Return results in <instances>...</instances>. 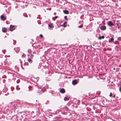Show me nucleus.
<instances>
[{"mask_svg":"<svg viewBox=\"0 0 121 121\" xmlns=\"http://www.w3.org/2000/svg\"><path fill=\"white\" fill-rule=\"evenodd\" d=\"M16 89L17 90H20V88H18V87H17V86H16Z\"/></svg>","mask_w":121,"mask_h":121,"instance_id":"nucleus-25","label":"nucleus"},{"mask_svg":"<svg viewBox=\"0 0 121 121\" xmlns=\"http://www.w3.org/2000/svg\"><path fill=\"white\" fill-rule=\"evenodd\" d=\"M107 24L108 26L110 27H112L114 25V23L111 21L108 22Z\"/></svg>","mask_w":121,"mask_h":121,"instance_id":"nucleus-4","label":"nucleus"},{"mask_svg":"<svg viewBox=\"0 0 121 121\" xmlns=\"http://www.w3.org/2000/svg\"><path fill=\"white\" fill-rule=\"evenodd\" d=\"M69 99V98L66 97H65L64 99V100L65 101L68 100Z\"/></svg>","mask_w":121,"mask_h":121,"instance_id":"nucleus-16","label":"nucleus"},{"mask_svg":"<svg viewBox=\"0 0 121 121\" xmlns=\"http://www.w3.org/2000/svg\"><path fill=\"white\" fill-rule=\"evenodd\" d=\"M53 19L54 21H55V19H54L53 18Z\"/></svg>","mask_w":121,"mask_h":121,"instance_id":"nucleus-35","label":"nucleus"},{"mask_svg":"<svg viewBox=\"0 0 121 121\" xmlns=\"http://www.w3.org/2000/svg\"><path fill=\"white\" fill-rule=\"evenodd\" d=\"M67 24V22H65L62 25V26H63L64 27L66 26H67L66 25H65V24Z\"/></svg>","mask_w":121,"mask_h":121,"instance_id":"nucleus-14","label":"nucleus"},{"mask_svg":"<svg viewBox=\"0 0 121 121\" xmlns=\"http://www.w3.org/2000/svg\"><path fill=\"white\" fill-rule=\"evenodd\" d=\"M114 41V39L113 38H111L109 40V42H112Z\"/></svg>","mask_w":121,"mask_h":121,"instance_id":"nucleus-15","label":"nucleus"},{"mask_svg":"<svg viewBox=\"0 0 121 121\" xmlns=\"http://www.w3.org/2000/svg\"><path fill=\"white\" fill-rule=\"evenodd\" d=\"M31 86H29L28 87H26L25 89V90L27 91H29L31 90L30 89L31 88Z\"/></svg>","mask_w":121,"mask_h":121,"instance_id":"nucleus-6","label":"nucleus"},{"mask_svg":"<svg viewBox=\"0 0 121 121\" xmlns=\"http://www.w3.org/2000/svg\"><path fill=\"white\" fill-rule=\"evenodd\" d=\"M1 93H2V92H1V91H0V95L1 94Z\"/></svg>","mask_w":121,"mask_h":121,"instance_id":"nucleus-34","label":"nucleus"},{"mask_svg":"<svg viewBox=\"0 0 121 121\" xmlns=\"http://www.w3.org/2000/svg\"><path fill=\"white\" fill-rule=\"evenodd\" d=\"M115 95H114L113 96V97L114 98H115Z\"/></svg>","mask_w":121,"mask_h":121,"instance_id":"nucleus-33","label":"nucleus"},{"mask_svg":"<svg viewBox=\"0 0 121 121\" xmlns=\"http://www.w3.org/2000/svg\"><path fill=\"white\" fill-rule=\"evenodd\" d=\"M108 37H107V38H108Z\"/></svg>","mask_w":121,"mask_h":121,"instance_id":"nucleus-39","label":"nucleus"},{"mask_svg":"<svg viewBox=\"0 0 121 121\" xmlns=\"http://www.w3.org/2000/svg\"><path fill=\"white\" fill-rule=\"evenodd\" d=\"M112 96V92L110 93V95H109V96L110 97H111Z\"/></svg>","mask_w":121,"mask_h":121,"instance_id":"nucleus-22","label":"nucleus"},{"mask_svg":"<svg viewBox=\"0 0 121 121\" xmlns=\"http://www.w3.org/2000/svg\"><path fill=\"white\" fill-rule=\"evenodd\" d=\"M120 88H121V86L120 87Z\"/></svg>","mask_w":121,"mask_h":121,"instance_id":"nucleus-37","label":"nucleus"},{"mask_svg":"<svg viewBox=\"0 0 121 121\" xmlns=\"http://www.w3.org/2000/svg\"><path fill=\"white\" fill-rule=\"evenodd\" d=\"M28 61L30 63H32L33 62V61L29 58L28 59Z\"/></svg>","mask_w":121,"mask_h":121,"instance_id":"nucleus-13","label":"nucleus"},{"mask_svg":"<svg viewBox=\"0 0 121 121\" xmlns=\"http://www.w3.org/2000/svg\"><path fill=\"white\" fill-rule=\"evenodd\" d=\"M113 69H114V70H115V68H113Z\"/></svg>","mask_w":121,"mask_h":121,"instance_id":"nucleus-36","label":"nucleus"},{"mask_svg":"<svg viewBox=\"0 0 121 121\" xmlns=\"http://www.w3.org/2000/svg\"><path fill=\"white\" fill-rule=\"evenodd\" d=\"M21 67H22V69H24V68H23V67H22V65H21Z\"/></svg>","mask_w":121,"mask_h":121,"instance_id":"nucleus-31","label":"nucleus"},{"mask_svg":"<svg viewBox=\"0 0 121 121\" xmlns=\"http://www.w3.org/2000/svg\"><path fill=\"white\" fill-rule=\"evenodd\" d=\"M27 52L29 53H30L31 52V51L30 49H28V50Z\"/></svg>","mask_w":121,"mask_h":121,"instance_id":"nucleus-18","label":"nucleus"},{"mask_svg":"<svg viewBox=\"0 0 121 121\" xmlns=\"http://www.w3.org/2000/svg\"><path fill=\"white\" fill-rule=\"evenodd\" d=\"M64 18L66 20H68V19L67 18V16H65L64 17Z\"/></svg>","mask_w":121,"mask_h":121,"instance_id":"nucleus-23","label":"nucleus"},{"mask_svg":"<svg viewBox=\"0 0 121 121\" xmlns=\"http://www.w3.org/2000/svg\"><path fill=\"white\" fill-rule=\"evenodd\" d=\"M83 25H81L79 26H78V27L79 28H82L83 27Z\"/></svg>","mask_w":121,"mask_h":121,"instance_id":"nucleus-21","label":"nucleus"},{"mask_svg":"<svg viewBox=\"0 0 121 121\" xmlns=\"http://www.w3.org/2000/svg\"><path fill=\"white\" fill-rule=\"evenodd\" d=\"M101 29L102 30H105L106 29V27L105 26H102L101 27Z\"/></svg>","mask_w":121,"mask_h":121,"instance_id":"nucleus-8","label":"nucleus"},{"mask_svg":"<svg viewBox=\"0 0 121 121\" xmlns=\"http://www.w3.org/2000/svg\"><path fill=\"white\" fill-rule=\"evenodd\" d=\"M46 90V88L44 87H43L42 88H38L37 91L38 94L39 95L42 94V93L44 92Z\"/></svg>","mask_w":121,"mask_h":121,"instance_id":"nucleus-1","label":"nucleus"},{"mask_svg":"<svg viewBox=\"0 0 121 121\" xmlns=\"http://www.w3.org/2000/svg\"><path fill=\"white\" fill-rule=\"evenodd\" d=\"M14 50L17 53H18L19 51L20 48L18 47H16L14 48Z\"/></svg>","mask_w":121,"mask_h":121,"instance_id":"nucleus-5","label":"nucleus"},{"mask_svg":"<svg viewBox=\"0 0 121 121\" xmlns=\"http://www.w3.org/2000/svg\"><path fill=\"white\" fill-rule=\"evenodd\" d=\"M108 37H107V38H108Z\"/></svg>","mask_w":121,"mask_h":121,"instance_id":"nucleus-38","label":"nucleus"},{"mask_svg":"<svg viewBox=\"0 0 121 121\" xmlns=\"http://www.w3.org/2000/svg\"><path fill=\"white\" fill-rule=\"evenodd\" d=\"M54 15H56V13H54Z\"/></svg>","mask_w":121,"mask_h":121,"instance_id":"nucleus-32","label":"nucleus"},{"mask_svg":"<svg viewBox=\"0 0 121 121\" xmlns=\"http://www.w3.org/2000/svg\"><path fill=\"white\" fill-rule=\"evenodd\" d=\"M118 39L120 40H121V37H119L118 38Z\"/></svg>","mask_w":121,"mask_h":121,"instance_id":"nucleus-24","label":"nucleus"},{"mask_svg":"<svg viewBox=\"0 0 121 121\" xmlns=\"http://www.w3.org/2000/svg\"><path fill=\"white\" fill-rule=\"evenodd\" d=\"M0 18L1 20L3 21H5L7 17L6 16L3 15H2L0 17Z\"/></svg>","mask_w":121,"mask_h":121,"instance_id":"nucleus-3","label":"nucleus"},{"mask_svg":"<svg viewBox=\"0 0 121 121\" xmlns=\"http://www.w3.org/2000/svg\"><path fill=\"white\" fill-rule=\"evenodd\" d=\"M39 36L41 38H42L43 37V35L41 34H40L39 35Z\"/></svg>","mask_w":121,"mask_h":121,"instance_id":"nucleus-26","label":"nucleus"},{"mask_svg":"<svg viewBox=\"0 0 121 121\" xmlns=\"http://www.w3.org/2000/svg\"><path fill=\"white\" fill-rule=\"evenodd\" d=\"M72 83L73 85L76 84L77 83V80H73L72 82Z\"/></svg>","mask_w":121,"mask_h":121,"instance_id":"nucleus-7","label":"nucleus"},{"mask_svg":"<svg viewBox=\"0 0 121 121\" xmlns=\"http://www.w3.org/2000/svg\"><path fill=\"white\" fill-rule=\"evenodd\" d=\"M49 27L50 28H53L54 26L52 23H50L48 24Z\"/></svg>","mask_w":121,"mask_h":121,"instance_id":"nucleus-10","label":"nucleus"},{"mask_svg":"<svg viewBox=\"0 0 121 121\" xmlns=\"http://www.w3.org/2000/svg\"><path fill=\"white\" fill-rule=\"evenodd\" d=\"M16 26L13 25H10V30H14L15 29Z\"/></svg>","mask_w":121,"mask_h":121,"instance_id":"nucleus-2","label":"nucleus"},{"mask_svg":"<svg viewBox=\"0 0 121 121\" xmlns=\"http://www.w3.org/2000/svg\"><path fill=\"white\" fill-rule=\"evenodd\" d=\"M7 30V29L5 28H3L2 29V30Z\"/></svg>","mask_w":121,"mask_h":121,"instance_id":"nucleus-20","label":"nucleus"},{"mask_svg":"<svg viewBox=\"0 0 121 121\" xmlns=\"http://www.w3.org/2000/svg\"><path fill=\"white\" fill-rule=\"evenodd\" d=\"M34 56V55H32V54H31V57H33Z\"/></svg>","mask_w":121,"mask_h":121,"instance_id":"nucleus-29","label":"nucleus"},{"mask_svg":"<svg viewBox=\"0 0 121 121\" xmlns=\"http://www.w3.org/2000/svg\"><path fill=\"white\" fill-rule=\"evenodd\" d=\"M63 12L65 14H68L69 13L68 11L67 10H63Z\"/></svg>","mask_w":121,"mask_h":121,"instance_id":"nucleus-11","label":"nucleus"},{"mask_svg":"<svg viewBox=\"0 0 121 121\" xmlns=\"http://www.w3.org/2000/svg\"><path fill=\"white\" fill-rule=\"evenodd\" d=\"M119 90L121 92V88H119Z\"/></svg>","mask_w":121,"mask_h":121,"instance_id":"nucleus-30","label":"nucleus"},{"mask_svg":"<svg viewBox=\"0 0 121 121\" xmlns=\"http://www.w3.org/2000/svg\"><path fill=\"white\" fill-rule=\"evenodd\" d=\"M108 37H107V38H108Z\"/></svg>","mask_w":121,"mask_h":121,"instance_id":"nucleus-40","label":"nucleus"},{"mask_svg":"<svg viewBox=\"0 0 121 121\" xmlns=\"http://www.w3.org/2000/svg\"><path fill=\"white\" fill-rule=\"evenodd\" d=\"M7 31H2L3 32H4V33L6 32H7Z\"/></svg>","mask_w":121,"mask_h":121,"instance_id":"nucleus-28","label":"nucleus"},{"mask_svg":"<svg viewBox=\"0 0 121 121\" xmlns=\"http://www.w3.org/2000/svg\"><path fill=\"white\" fill-rule=\"evenodd\" d=\"M29 64V63L27 62H25V63L24 64V65H28Z\"/></svg>","mask_w":121,"mask_h":121,"instance_id":"nucleus-17","label":"nucleus"},{"mask_svg":"<svg viewBox=\"0 0 121 121\" xmlns=\"http://www.w3.org/2000/svg\"><path fill=\"white\" fill-rule=\"evenodd\" d=\"M104 36H99L98 38L99 39H104Z\"/></svg>","mask_w":121,"mask_h":121,"instance_id":"nucleus-12","label":"nucleus"},{"mask_svg":"<svg viewBox=\"0 0 121 121\" xmlns=\"http://www.w3.org/2000/svg\"><path fill=\"white\" fill-rule=\"evenodd\" d=\"M26 56V55H25L24 53H23V54L22 55V58L23 57H25V56Z\"/></svg>","mask_w":121,"mask_h":121,"instance_id":"nucleus-19","label":"nucleus"},{"mask_svg":"<svg viewBox=\"0 0 121 121\" xmlns=\"http://www.w3.org/2000/svg\"><path fill=\"white\" fill-rule=\"evenodd\" d=\"M58 17V16H56L55 17V18L56 19Z\"/></svg>","mask_w":121,"mask_h":121,"instance_id":"nucleus-27","label":"nucleus"},{"mask_svg":"<svg viewBox=\"0 0 121 121\" xmlns=\"http://www.w3.org/2000/svg\"><path fill=\"white\" fill-rule=\"evenodd\" d=\"M65 90L63 88H62L60 91V92L62 93H64L65 92Z\"/></svg>","mask_w":121,"mask_h":121,"instance_id":"nucleus-9","label":"nucleus"}]
</instances>
